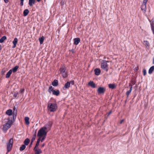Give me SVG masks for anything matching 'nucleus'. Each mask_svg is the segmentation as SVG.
Instances as JSON below:
<instances>
[{
	"instance_id": "nucleus-1",
	"label": "nucleus",
	"mask_w": 154,
	"mask_h": 154,
	"mask_svg": "<svg viewBox=\"0 0 154 154\" xmlns=\"http://www.w3.org/2000/svg\"><path fill=\"white\" fill-rule=\"evenodd\" d=\"M13 123V122L10 118L8 119V121L3 125L2 129L3 131L6 133L7 131L11 127Z\"/></svg>"
},
{
	"instance_id": "nucleus-2",
	"label": "nucleus",
	"mask_w": 154,
	"mask_h": 154,
	"mask_svg": "<svg viewBox=\"0 0 154 154\" xmlns=\"http://www.w3.org/2000/svg\"><path fill=\"white\" fill-rule=\"evenodd\" d=\"M59 74L61 75L64 78H66L68 76V73L66 71V68L63 66H62L59 69Z\"/></svg>"
},
{
	"instance_id": "nucleus-3",
	"label": "nucleus",
	"mask_w": 154,
	"mask_h": 154,
	"mask_svg": "<svg viewBox=\"0 0 154 154\" xmlns=\"http://www.w3.org/2000/svg\"><path fill=\"white\" fill-rule=\"evenodd\" d=\"M109 62V61H107L106 60H102L101 62V68L106 72H107L108 71V65L107 63Z\"/></svg>"
},
{
	"instance_id": "nucleus-4",
	"label": "nucleus",
	"mask_w": 154,
	"mask_h": 154,
	"mask_svg": "<svg viewBox=\"0 0 154 154\" xmlns=\"http://www.w3.org/2000/svg\"><path fill=\"white\" fill-rule=\"evenodd\" d=\"M48 107L51 112H54L57 110V106L56 103H50L48 104Z\"/></svg>"
},
{
	"instance_id": "nucleus-5",
	"label": "nucleus",
	"mask_w": 154,
	"mask_h": 154,
	"mask_svg": "<svg viewBox=\"0 0 154 154\" xmlns=\"http://www.w3.org/2000/svg\"><path fill=\"white\" fill-rule=\"evenodd\" d=\"M46 128H43V127L41 128L39 130L37 134V136L41 138L42 136H46L47 132L46 131Z\"/></svg>"
},
{
	"instance_id": "nucleus-6",
	"label": "nucleus",
	"mask_w": 154,
	"mask_h": 154,
	"mask_svg": "<svg viewBox=\"0 0 154 154\" xmlns=\"http://www.w3.org/2000/svg\"><path fill=\"white\" fill-rule=\"evenodd\" d=\"M13 139H10L9 140L8 143H7V150L8 152H9L11 150L13 146Z\"/></svg>"
},
{
	"instance_id": "nucleus-7",
	"label": "nucleus",
	"mask_w": 154,
	"mask_h": 154,
	"mask_svg": "<svg viewBox=\"0 0 154 154\" xmlns=\"http://www.w3.org/2000/svg\"><path fill=\"white\" fill-rule=\"evenodd\" d=\"M52 123H53L52 122L49 121L45 125V126L43 127L46 128V130L48 129L49 130L51 129Z\"/></svg>"
},
{
	"instance_id": "nucleus-8",
	"label": "nucleus",
	"mask_w": 154,
	"mask_h": 154,
	"mask_svg": "<svg viewBox=\"0 0 154 154\" xmlns=\"http://www.w3.org/2000/svg\"><path fill=\"white\" fill-rule=\"evenodd\" d=\"M106 91V88L104 87H100L97 90V92L98 94H104Z\"/></svg>"
},
{
	"instance_id": "nucleus-9",
	"label": "nucleus",
	"mask_w": 154,
	"mask_h": 154,
	"mask_svg": "<svg viewBox=\"0 0 154 154\" xmlns=\"http://www.w3.org/2000/svg\"><path fill=\"white\" fill-rule=\"evenodd\" d=\"M33 150L35 151V154H40L42 152L41 150L38 148H34Z\"/></svg>"
},
{
	"instance_id": "nucleus-10",
	"label": "nucleus",
	"mask_w": 154,
	"mask_h": 154,
	"mask_svg": "<svg viewBox=\"0 0 154 154\" xmlns=\"http://www.w3.org/2000/svg\"><path fill=\"white\" fill-rule=\"evenodd\" d=\"M70 83L69 82H67L65 83L64 86L63 88V89L64 90L68 89L70 87Z\"/></svg>"
},
{
	"instance_id": "nucleus-11",
	"label": "nucleus",
	"mask_w": 154,
	"mask_h": 154,
	"mask_svg": "<svg viewBox=\"0 0 154 154\" xmlns=\"http://www.w3.org/2000/svg\"><path fill=\"white\" fill-rule=\"evenodd\" d=\"M94 71L95 75H99L101 72V71L100 69L98 68H96L94 70Z\"/></svg>"
},
{
	"instance_id": "nucleus-12",
	"label": "nucleus",
	"mask_w": 154,
	"mask_h": 154,
	"mask_svg": "<svg viewBox=\"0 0 154 154\" xmlns=\"http://www.w3.org/2000/svg\"><path fill=\"white\" fill-rule=\"evenodd\" d=\"M146 5L142 4L141 6V9L143 12L145 13L146 11Z\"/></svg>"
},
{
	"instance_id": "nucleus-13",
	"label": "nucleus",
	"mask_w": 154,
	"mask_h": 154,
	"mask_svg": "<svg viewBox=\"0 0 154 154\" xmlns=\"http://www.w3.org/2000/svg\"><path fill=\"white\" fill-rule=\"evenodd\" d=\"M74 44L75 45H77L79 44V43L80 42V38H75L74 39Z\"/></svg>"
},
{
	"instance_id": "nucleus-14",
	"label": "nucleus",
	"mask_w": 154,
	"mask_h": 154,
	"mask_svg": "<svg viewBox=\"0 0 154 154\" xmlns=\"http://www.w3.org/2000/svg\"><path fill=\"white\" fill-rule=\"evenodd\" d=\"M17 42L18 39L17 38H15L12 42L13 44V46L12 47V48H14L16 47V45L17 43Z\"/></svg>"
},
{
	"instance_id": "nucleus-15",
	"label": "nucleus",
	"mask_w": 154,
	"mask_h": 154,
	"mask_svg": "<svg viewBox=\"0 0 154 154\" xmlns=\"http://www.w3.org/2000/svg\"><path fill=\"white\" fill-rule=\"evenodd\" d=\"M129 86H131V87L130 88V89L129 91H128L126 92V95H127V96L128 97L129 95L130 94L132 91V85H131L130 84Z\"/></svg>"
},
{
	"instance_id": "nucleus-16",
	"label": "nucleus",
	"mask_w": 154,
	"mask_h": 154,
	"mask_svg": "<svg viewBox=\"0 0 154 154\" xmlns=\"http://www.w3.org/2000/svg\"><path fill=\"white\" fill-rule=\"evenodd\" d=\"M88 84L92 88H95L96 87L95 84L93 81H90L88 83Z\"/></svg>"
},
{
	"instance_id": "nucleus-17",
	"label": "nucleus",
	"mask_w": 154,
	"mask_h": 154,
	"mask_svg": "<svg viewBox=\"0 0 154 154\" xmlns=\"http://www.w3.org/2000/svg\"><path fill=\"white\" fill-rule=\"evenodd\" d=\"M108 86L109 88L111 89H114L116 88V86L114 84H110Z\"/></svg>"
},
{
	"instance_id": "nucleus-18",
	"label": "nucleus",
	"mask_w": 154,
	"mask_h": 154,
	"mask_svg": "<svg viewBox=\"0 0 154 154\" xmlns=\"http://www.w3.org/2000/svg\"><path fill=\"white\" fill-rule=\"evenodd\" d=\"M143 44L145 46L146 48H149V44L148 41H143Z\"/></svg>"
},
{
	"instance_id": "nucleus-19",
	"label": "nucleus",
	"mask_w": 154,
	"mask_h": 154,
	"mask_svg": "<svg viewBox=\"0 0 154 154\" xmlns=\"http://www.w3.org/2000/svg\"><path fill=\"white\" fill-rule=\"evenodd\" d=\"M6 114L8 116H11L13 114L12 110L11 109L8 110L6 112Z\"/></svg>"
},
{
	"instance_id": "nucleus-20",
	"label": "nucleus",
	"mask_w": 154,
	"mask_h": 154,
	"mask_svg": "<svg viewBox=\"0 0 154 154\" xmlns=\"http://www.w3.org/2000/svg\"><path fill=\"white\" fill-rule=\"evenodd\" d=\"M12 73V69H10L9 70V71L6 74V78H9L11 74Z\"/></svg>"
},
{
	"instance_id": "nucleus-21",
	"label": "nucleus",
	"mask_w": 154,
	"mask_h": 154,
	"mask_svg": "<svg viewBox=\"0 0 154 154\" xmlns=\"http://www.w3.org/2000/svg\"><path fill=\"white\" fill-rule=\"evenodd\" d=\"M60 94V92L59 90H57V91L54 90L53 91L52 94L53 95H56L57 96H58Z\"/></svg>"
},
{
	"instance_id": "nucleus-22",
	"label": "nucleus",
	"mask_w": 154,
	"mask_h": 154,
	"mask_svg": "<svg viewBox=\"0 0 154 154\" xmlns=\"http://www.w3.org/2000/svg\"><path fill=\"white\" fill-rule=\"evenodd\" d=\"M35 0H29V5L30 6H32L35 4Z\"/></svg>"
},
{
	"instance_id": "nucleus-23",
	"label": "nucleus",
	"mask_w": 154,
	"mask_h": 154,
	"mask_svg": "<svg viewBox=\"0 0 154 154\" xmlns=\"http://www.w3.org/2000/svg\"><path fill=\"white\" fill-rule=\"evenodd\" d=\"M58 84V81L57 80H54L52 83V85L54 86H56Z\"/></svg>"
},
{
	"instance_id": "nucleus-24",
	"label": "nucleus",
	"mask_w": 154,
	"mask_h": 154,
	"mask_svg": "<svg viewBox=\"0 0 154 154\" xmlns=\"http://www.w3.org/2000/svg\"><path fill=\"white\" fill-rule=\"evenodd\" d=\"M25 123L27 125H29V118L28 117H26L24 119Z\"/></svg>"
},
{
	"instance_id": "nucleus-25",
	"label": "nucleus",
	"mask_w": 154,
	"mask_h": 154,
	"mask_svg": "<svg viewBox=\"0 0 154 154\" xmlns=\"http://www.w3.org/2000/svg\"><path fill=\"white\" fill-rule=\"evenodd\" d=\"M154 70V66H151L149 70L148 73L149 74H151Z\"/></svg>"
},
{
	"instance_id": "nucleus-26",
	"label": "nucleus",
	"mask_w": 154,
	"mask_h": 154,
	"mask_svg": "<svg viewBox=\"0 0 154 154\" xmlns=\"http://www.w3.org/2000/svg\"><path fill=\"white\" fill-rule=\"evenodd\" d=\"M30 142V140L28 138H26L24 141V143L25 145H27Z\"/></svg>"
},
{
	"instance_id": "nucleus-27",
	"label": "nucleus",
	"mask_w": 154,
	"mask_h": 154,
	"mask_svg": "<svg viewBox=\"0 0 154 154\" xmlns=\"http://www.w3.org/2000/svg\"><path fill=\"white\" fill-rule=\"evenodd\" d=\"M29 12V11L28 9H26L23 12L24 16H26L28 14Z\"/></svg>"
},
{
	"instance_id": "nucleus-28",
	"label": "nucleus",
	"mask_w": 154,
	"mask_h": 154,
	"mask_svg": "<svg viewBox=\"0 0 154 154\" xmlns=\"http://www.w3.org/2000/svg\"><path fill=\"white\" fill-rule=\"evenodd\" d=\"M19 66H16L14 67L12 70V72L13 71V72H15L17 71L18 68H19Z\"/></svg>"
},
{
	"instance_id": "nucleus-29",
	"label": "nucleus",
	"mask_w": 154,
	"mask_h": 154,
	"mask_svg": "<svg viewBox=\"0 0 154 154\" xmlns=\"http://www.w3.org/2000/svg\"><path fill=\"white\" fill-rule=\"evenodd\" d=\"M40 141V138L39 137V138L38 139L37 141L36 142V144L34 148H36L38 147V146L39 145V144Z\"/></svg>"
},
{
	"instance_id": "nucleus-30",
	"label": "nucleus",
	"mask_w": 154,
	"mask_h": 154,
	"mask_svg": "<svg viewBox=\"0 0 154 154\" xmlns=\"http://www.w3.org/2000/svg\"><path fill=\"white\" fill-rule=\"evenodd\" d=\"M44 39V37L43 36H42L41 38H39V40L41 44H42L43 43Z\"/></svg>"
},
{
	"instance_id": "nucleus-31",
	"label": "nucleus",
	"mask_w": 154,
	"mask_h": 154,
	"mask_svg": "<svg viewBox=\"0 0 154 154\" xmlns=\"http://www.w3.org/2000/svg\"><path fill=\"white\" fill-rule=\"evenodd\" d=\"M7 39V37L6 36H3L0 39V43H3L4 41Z\"/></svg>"
},
{
	"instance_id": "nucleus-32",
	"label": "nucleus",
	"mask_w": 154,
	"mask_h": 154,
	"mask_svg": "<svg viewBox=\"0 0 154 154\" xmlns=\"http://www.w3.org/2000/svg\"><path fill=\"white\" fill-rule=\"evenodd\" d=\"M26 146L25 145H22V146L20 148V151L23 150L26 148Z\"/></svg>"
},
{
	"instance_id": "nucleus-33",
	"label": "nucleus",
	"mask_w": 154,
	"mask_h": 154,
	"mask_svg": "<svg viewBox=\"0 0 154 154\" xmlns=\"http://www.w3.org/2000/svg\"><path fill=\"white\" fill-rule=\"evenodd\" d=\"M53 89V88L52 86H50L49 88L48 91L50 93L51 92V91L53 92V91L54 90Z\"/></svg>"
},
{
	"instance_id": "nucleus-34",
	"label": "nucleus",
	"mask_w": 154,
	"mask_h": 154,
	"mask_svg": "<svg viewBox=\"0 0 154 154\" xmlns=\"http://www.w3.org/2000/svg\"><path fill=\"white\" fill-rule=\"evenodd\" d=\"M36 131H35L33 135V137L32 139V142H33L35 139L36 137Z\"/></svg>"
},
{
	"instance_id": "nucleus-35",
	"label": "nucleus",
	"mask_w": 154,
	"mask_h": 154,
	"mask_svg": "<svg viewBox=\"0 0 154 154\" xmlns=\"http://www.w3.org/2000/svg\"><path fill=\"white\" fill-rule=\"evenodd\" d=\"M151 28L153 33L154 34V26L152 24H151Z\"/></svg>"
},
{
	"instance_id": "nucleus-36",
	"label": "nucleus",
	"mask_w": 154,
	"mask_h": 154,
	"mask_svg": "<svg viewBox=\"0 0 154 154\" xmlns=\"http://www.w3.org/2000/svg\"><path fill=\"white\" fill-rule=\"evenodd\" d=\"M20 5L21 6H22L23 5L24 0H20Z\"/></svg>"
},
{
	"instance_id": "nucleus-37",
	"label": "nucleus",
	"mask_w": 154,
	"mask_h": 154,
	"mask_svg": "<svg viewBox=\"0 0 154 154\" xmlns=\"http://www.w3.org/2000/svg\"><path fill=\"white\" fill-rule=\"evenodd\" d=\"M147 1L148 0H143V3L142 4L146 5V3Z\"/></svg>"
},
{
	"instance_id": "nucleus-38",
	"label": "nucleus",
	"mask_w": 154,
	"mask_h": 154,
	"mask_svg": "<svg viewBox=\"0 0 154 154\" xmlns=\"http://www.w3.org/2000/svg\"><path fill=\"white\" fill-rule=\"evenodd\" d=\"M143 74L144 75H145L146 74V70L145 69H143Z\"/></svg>"
},
{
	"instance_id": "nucleus-39",
	"label": "nucleus",
	"mask_w": 154,
	"mask_h": 154,
	"mask_svg": "<svg viewBox=\"0 0 154 154\" xmlns=\"http://www.w3.org/2000/svg\"><path fill=\"white\" fill-rule=\"evenodd\" d=\"M69 51L71 52L72 54H75V51L73 49H72L71 50H69Z\"/></svg>"
},
{
	"instance_id": "nucleus-40",
	"label": "nucleus",
	"mask_w": 154,
	"mask_h": 154,
	"mask_svg": "<svg viewBox=\"0 0 154 154\" xmlns=\"http://www.w3.org/2000/svg\"><path fill=\"white\" fill-rule=\"evenodd\" d=\"M69 83H70V85L71 84L72 85H73L74 84V81L73 80L71 81L70 82H69Z\"/></svg>"
},
{
	"instance_id": "nucleus-41",
	"label": "nucleus",
	"mask_w": 154,
	"mask_h": 154,
	"mask_svg": "<svg viewBox=\"0 0 154 154\" xmlns=\"http://www.w3.org/2000/svg\"><path fill=\"white\" fill-rule=\"evenodd\" d=\"M45 136H45L44 137H43L41 139H40V141H41V142H43V141L44 140H45L46 137Z\"/></svg>"
},
{
	"instance_id": "nucleus-42",
	"label": "nucleus",
	"mask_w": 154,
	"mask_h": 154,
	"mask_svg": "<svg viewBox=\"0 0 154 154\" xmlns=\"http://www.w3.org/2000/svg\"><path fill=\"white\" fill-rule=\"evenodd\" d=\"M25 89L24 88L21 89L20 90V93H23L24 92Z\"/></svg>"
},
{
	"instance_id": "nucleus-43",
	"label": "nucleus",
	"mask_w": 154,
	"mask_h": 154,
	"mask_svg": "<svg viewBox=\"0 0 154 154\" xmlns=\"http://www.w3.org/2000/svg\"><path fill=\"white\" fill-rule=\"evenodd\" d=\"M18 94V93L14 94V97H17V96Z\"/></svg>"
},
{
	"instance_id": "nucleus-44",
	"label": "nucleus",
	"mask_w": 154,
	"mask_h": 154,
	"mask_svg": "<svg viewBox=\"0 0 154 154\" xmlns=\"http://www.w3.org/2000/svg\"><path fill=\"white\" fill-rule=\"evenodd\" d=\"M4 1V2L6 3H8V2H9V0H3Z\"/></svg>"
},
{
	"instance_id": "nucleus-45",
	"label": "nucleus",
	"mask_w": 154,
	"mask_h": 154,
	"mask_svg": "<svg viewBox=\"0 0 154 154\" xmlns=\"http://www.w3.org/2000/svg\"><path fill=\"white\" fill-rule=\"evenodd\" d=\"M124 121V120L123 119H122V120H121V121H120V124H121L122 123V122Z\"/></svg>"
},
{
	"instance_id": "nucleus-46",
	"label": "nucleus",
	"mask_w": 154,
	"mask_h": 154,
	"mask_svg": "<svg viewBox=\"0 0 154 154\" xmlns=\"http://www.w3.org/2000/svg\"><path fill=\"white\" fill-rule=\"evenodd\" d=\"M45 143H43V144H42L41 146V147H44V146H45Z\"/></svg>"
},
{
	"instance_id": "nucleus-47",
	"label": "nucleus",
	"mask_w": 154,
	"mask_h": 154,
	"mask_svg": "<svg viewBox=\"0 0 154 154\" xmlns=\"http://www.w3.org/2000/svg\"><path fill=\"white\" fill-rule=\"evenodd\" d=\"M32 142H32V140H31V143L30 144V145H29V146H31V145H32Z\"/></svg>"
},
{
	"instance_id": "nucleus-48",
	"label": "nucleus",
	"mask_w": 154,
	"mask_h": 154,
	"mask_svg": "<svg viewBox=\"0 0 154 154\" xmlns=\"http://www.w3.org/2000/svg\"><path fill=\"white\" fill-rule=\"evenodd\" d=\"M153 64H154V57L153 58Z\"/></svg>"
},
{
	"instance_id": "nucleus-49",
	"label": "nucleus",
	"mask_w": 154,
	"mask_h": 154,
	"mask_svg": "<svg viewBox=\"0 0 154 154\" xmlns=\"http://www.w3.org/2000/svg\"><path fill=\"white\" fill-rule=\"evenodd\" d=\"M111 113V112L110 111L108 113V115H109Z\"/></svg>"
},
{
	"instance_id": "nucleus-50",
	"label": "nucleus",
	"mask_w": 154,
	"mask_h": 154,
	"mask_svg": "<svg viewBox=\"0 0 154 154\" xmlns=\"http://www.w3.org/2000/svg\"><path fill=\"white\" fill-rule=\"evenodd\" d=\"M37 2H40L41 0H36Z\"/></svg>"
},
{
	"instance_id": "nucleus-51",
	"label": "nucleus",
	"mask_w": 154,
	"mask_h": 154,
	"mask_svg": "<svg viewBox=\"0 0 154 154\" xmlns=\"http://www.w3.org/2000/svg\"><path fill=\"white\" fill-rule=\"evenodd\" d=\"M133 85H134L135 84V83L134 82H133L132 83Z\"/></svg>"
}]
</instances>
